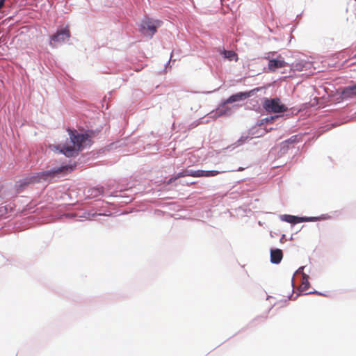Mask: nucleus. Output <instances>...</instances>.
<instances>
[{"label": "nucleus", "mask_w": 356, "mask_h": 356, "mask_svg": "<svg viewBox=\"0 0 356 356\" xmlns=\"http://www.w3.org/2000/svg\"><path fill=\"white\" fill-rule=\"evenodd\" d=\"M266 58L268 60V68L270 72L286 66V63L281 55H278L275 59L270 58L269 56Z\"/></svg>", "instance_id": "obj_6"}, {"label": "nucleus", "mask_w": 356, "mask_h": 356, "mask_svg": "<svg viewBox=\"0 0 356 356\" xmlns=\"http://www.w3.org/2000/svg\"><path fill=\"white\" fill-rule=\"evenodd\" d=\"M316 217H298L292 215H283L281 216V220L289 223L297 224L302 222L315 221L318 220Z\"/></svg>", "instance_id": "obj_7"}, {"label": "nucleus", "mask_w": 356, "mask_h": 356, "mask_svg": "<svg viewBox=\"0 0 356 356\" xmlns=\"http://www.w3.org/2000/svg\"><path fill=\"white\" fill-rule=\"evenodd\" d=\"M341 95L343 98H353L356 97V84L344 88L341 92Z\"/></svg>", "instance_id": "obj_9"}, {"label": "nucleus", "mask_w": 356, "mask_h": 356, "mask_svg": "<svg viewBox=\"0 0 356 356\" xmlns=\"http://www.w3.org/2000/svg\"><path fill=\"white\" fill-rule=\"evenodd\" d=\"M5 0H0V9L4 6Z\"/></svg>", "instance_id": "obj_16"}, {"label": "nucleus", "mask_w": 356, "mask_h": 356, "mask_svg": "<svg viewBox=\"0 0 356 356\" xmlns=\"http://www.w3.org/2000/svg\"><path fill=\"white\" fill-rule=\"evenodd\" d=\"M260 90L259 88H256L248 92H240L236 93L234 95H231L224 104H230L236 102H239L243 99H245L250 97H251L255 91H259Z\"/></svg>", "instance_id": "obj_5"}, {"label": "nucleus", "mask_w": 356, "mask_h": 356, "mask_svg": "<svg viewBox=\"0 0 356 356\" xmlns=\"http://www.w3.org/2000/svg\"><path fill=\"white\" fill-rule=\"evenodd\" d=\"M308 278H309L308 275H307L305 273L302 274V282L301 287L303 291L307 290V289L309 287V282L308 281Z\"/></svg>", "instance_id": "obj_14"}, {"label": "nucleus", "mask_w": 356, "mask_h": 356, "mask_svg": "<svg viewBox=\"0 0 356 356\" xmlns=\"http://www.w3.org/2000/svg\"><path fill=\"white\" fill-rule=\"evenodd\" d=\"M175 180H176V179H174V177L170 178V179H169V181H168V184H170V183H172V181H175Z\"/></svg>", "instance_id": "obj_17"}, {"label": "nucleus", "mask_w": 356, "mask_h": 356, "mask_svg": "<svg viewBox=\"0 0 356 356\" xmlns=\"http://www.w3.org/2000/svg\"><path fill=\"white\" fill-rule=\"evenodd\" d=\"M264 108L268 113H284L288 108L281 103L279 98L266 99L263 104Z\"/></svg>", "instance_id": "obj_3"}, {"label": "nucleus", "mask_w": 356, "mask_h": 356, "mask_svg": "<svg viewBox=\"0 0 356 356\" xmlns=\"http://www.w3.org/2000/svg\"><path fill=\"white\" fill-rule=\"evenodd\" d=\"M187 176L197 177V170H184L182 172H179L175 177H174V179H177L179 178Z\"/></svg>", "instance_id": "obj_12"}, {"label": "nucleus", "mask_w": 356, "mask_h": 356, "mask_svg": "<svg viewBox=\"0 0 356 356\" xmlns=\"http://www.w3.org/2000/svg\"><path fill=\"white\" fill-rule=\"evenodd\" d=\"M72 145H58L57 149L67 156H74L87 145L88 135L80 134L76 130L67 129Z\"/></svg>", "instance_id": "obj_1"}, {"label": "nucleus", "mask_w": 356, "mask_h": 356, "mask_svg": "<svg viewBox=\"0 0 356 356\" xmlns=\"http://www.w3.org/2000/svg\"><path fill=\"white\" fill-rule=\"evenodd\" d=\"M283 257L282 251L280 249L270 250V261L273 264H279Z\"/></svg>", "instance_id": "obj_10"}, {"label": "nucleus", "mask_w": 356, "mask_h": 356, "mask_svg": "<svg viewBox=\"0 0 356 356\" xmlns=\"http://www.w3.org/2000/svg\"><path fill=\"white\" fill-rule=\"evenodd\" d=\"M163 22L161 20H154L152 19H145L141 22L140 31L146 35L152 37L157 31V28L162 25Z\"/></svg>", "instance_id": "obj_4"}, {"label": "nucleus", "mask_w": 356, "mask_h": 356, "mask_svg": "<svg viewBox=\"0 0 356 356\" xmlns=\"http://www.w3.org/2000/svg\"><path fill=\"white\" fill-rule=\"evenodd\" d=\"M72 170H73L72 166L64 165L59 168H54L52 170L36 173L33 176L26 177L24 179L20 180L18 182V185L17 186V191H21L25 186L31 184L40 182L41 181H46L49 178L54 177L56 175L64 172H70Z\"/></svg>", "instance_id": "obj_2"}, {"label": "nucleus", "mask_w": 356, "mask_h": 356, "mask_svg": "<svg viewBox=\"0 0 356 356\" xmlns=\"http://www.w3.org/2000/svg\"><path fill=\"white\" fill-rule=\"evenodd\" d=\"M222 54L225 58H227L229 60H238V56L234 51L224 50L222 51Z\"/></svg>", "instance_id": "obj_13"}, {"label": "nucleus", "mask_w": 356, "mask_h": 356, "mask_svg": "<svg viewBox=\"0 0 356 356\" xmlns=\"http://www.w3.org/2000/svg\"><path fill=\"white\" fill-rule=\"evenodd\" d=\"M222 172L218 171V170H209V171H204L202 170H197V177H214Z\"/></svg>", "instance_id": "obj_11"}, {"label": "nucleus", "mask_w": 356, "mask_h": 356, "mask_svg": "<svg viewBox=\"0 0 356 356\" xmlns=\"http://www.w3.org/2000/svg\"><path fill=\"white\" fill-rule=\"evenodd\" d=\"M70 37V32L67 28L62 29L51 36V41L54 42H63Z\"/></svg>", "instance_id": "obj_8"}, {"label": "nucleus", "mask_w": 356, "mask_h": 356, "mask_svg": "<svg viewBox=\"0 0 356 356\" xmlns=\"http://www.w3.org/2000/svg\"><path fill=\"white\" fill-rule=\"evenodd\" d=\"M89 191H90V195H92V197H97L103 193V188H94L90 189Z\"/></svg>", "instance_id": "obj_15"}]
</instances>
